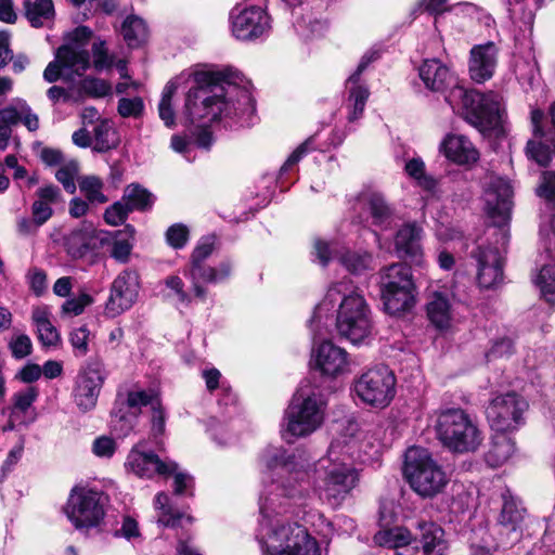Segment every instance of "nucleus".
Segmentation results:
<instances>
[{"label":"nucleus","instance_id":"obj_32","mask_svg":"<svg viewBox=\"0 0 555 555\" xmlns=\"http://www.w3.org/2000/svg\"><path fill=\"white\" fill-rule=\"evenodd\" d=\"M420 529L421 555H443L447 550L443 530L433 522H424L420 525Z\"/></svg>","mask_w":555,"mask_h":555},{"label":"nucleus","instance_id":"obj_49","mask_svg":"<svg viewBox=\"0 0 555 555\" xmlns=\"http://www.w3.org/2000/svg\"><path fill=\"white\" fill-rule=\"evenodd\" d=\"M78 164L73 160L61 166L55 173L56 180L69 194H74L76 192L75 178L78 175Z\"/></svg>","mask_w":555,"mask_h":555},{"label":"nucleus","instance_id":"obj_52","mask_svg":"<svg viewBox=\"0 0 555 555\" xmlns=\"http://www.w3.org/2000/svg\"><path fill=\"white\" fill-rule=\"evenodd\" d=\"M39 395L38 388L35 386L27 387L13 395V408L20 412H26L37 400Z\"/></svg>","mask_w":555,"mask_h":555},{"label":"nucleus","instance_id":"obj_9","mask_svg":"<svg viewBox=\"0 0 555 555\" xmlns=\"http://www.w3.org/2000/svg\"><path fill=\"white\" fill-rule=\"evenodd\" d=\"M435 428L439 441L453 453L475 452L483 440L477 422L462 409L441 411Z\"/></svg>","mask_w":555,"mask_h":555},{"label":"nucleus","instance_id":"obj_54","mask_svg":"<svg viewBox=\"0 0 555 555\" xmlns=\"http://www.w3.org/2000/svg\"><path fill=\"white\" fill-rule=\"evenodd\" d=\"M215 249V237L205 236L202 237L195 246L192 255L190 264H201L212 254Z\"/></svg>","mask_w":555,"mask_h":555},{"label":"nucleus","instance_id":"obj_62","mask_svg":"<svg viewBox=\"0 0 555 555\" xmlns=\"http://www.w3.org/2000/svg\"><path fill=\"white\" fill-rule=\"evenodd\" d=\"M27 281L30 289L37 295L41 296L47 289V274L43 270L31 268L27 273Z\"/></svg>","mask_w":555,"mask_h":555},{"label":"nucleus","instance_id":"obj_6","mask_svg":"<svg viewBox=\"0 0 555 555\" xmlns=\"http://www.w3.org/2000/svg\"><path fill=\"white\" fill-rule=\"evenodd\" d=\"M326 402L319 389L302 382L285 410L282 438L293 443L314 433L323 424Z\"/></svg>","mask_w":555,"mask_h":555},{"label":"nucleus","instance_id":"obj_28","mask_svg":"<svg viewBox=\"0 0 555 555\" xmlns=\"http://www.w3.org/2000/svg\"><path fill=\"white\" fill-rule=\"evenodd\" d=\"M418 73L426 88L431 91H443L453 81L449 68L437 59L424 61Z\"/></svg>","mask_w":555,"mask_h":555},{"label":"nucleus","instance_id":"obj_16","mask_svg":"<svg viewBox=\"0 0 555 555\" xmlns=\"http://www.w3.org/2000/svg\"><path fill=\"white\" fill-rule=\"evenodd\" d=\"M502 499L498 540L503 547H508L520 541L522 537L526 509L508 491L502 494Z\"/></svg>","mask_w":555,"mask_h":555},{"label":"nucleus","instance_id":"obj_41","mask_svg":"<svg viewBox=\"0 0 555 555\" xmlns=\"http://www.w3.org/2000/svg\"><path fill=\"white\" fill-rule=\"evenodd\" d=\"M533 283L548 304L555 302V264L542 266L533 276Z\"/></svg>","mask_w":555,"mask_h":555},{"label":"nucleus","instance_id":"obj_10","mask_svg":"<svg viewBox=\"0 0 555 555\" xmlns=\"http://www.w3.org/2000/svg\"><path fill=\"white\" fill-rule=\"evenodd\" d=\"M330 454L331 459L346 456L350 461L371 464L379 457L380 441L371 426L349 421L343 434L331 443Z\"/></svg>","mask_w":555,"mask_h":555},{"label":"nucleus","instance_id":"obj_50","mask_svg":"<svg viewBox=\"0 0 555 555\" xmlns=\"http://www.w3.org/2000/svg\"><path fill=\"white\" fill-rule=\"evenodd\" d=\"M8 347L11 351L12 357L16 360H22L33 352L31 339L26 334L14 335L10 339Z\"/></svg>","mask_w":555,"mask_h":555},{"label":"nucleus","instance_id":"obj_11","mask_svg":"<svg viewBox=\"0 0 555 555\" xmlns=\"http://www.w3.org/2000/svg\"><path fill=\"white\" fill-rule=\"evenodd\" d=\"M356 396L365 404L383 409L396 393V377L385 365H377L362 373L353 385Z\"/></svg>","mask_w":555,"mask_h":555},{"label":"nucleus","instance_id":"obj_58","mask_svg":"<svg viewBox=\"0 0 555 555\" xmlns=\"http://www.w3.org/2000/svg\"><path fill=\"white\" fill-rule=\"evenodd\" d=\"M166 238L171 247L182 248L189 241V229L182 223H176L167 230Z\"/></svg>","mask_w":555,"mask_h":555},{"label":"nucleus","instance_id":"obj_5","mask_svg":"<svg viewBox=\"0 0 555 555\" xmlns=\"http://www.w3.org/2000/svg\"><path fill=\"white\" fill-rule=\"evenodd\" d=\"M275 503L268 502V508L262 513L260 507V543L271 555H322L318 541L311 537L308 530L297 522H283L279 518H271V513L294 503L275 496ZM268 496V485L260 495V506Z\"/></svg>","mask_w":555,"mask_h":555},{"label":"nucleus","instance_id":"obj_2","mask_svg":"<svg viewBox=\"0 0 555 555\" xmlns=\"http://www.w3.org/2000/svg\"><path fill=\"white\" fill-rule=\"evenodd\" d=\"M512 195L513 190L506 179L489 177L485 202L489 216L498 219V225L490 229L486 237H479L470 250L476 263L477 282L483 288L495 287L503 280V254L509 241L506 222L512 209Z\"/></svg>","mask_w":555,"mask_h":555},{"label":"nucleus","instance_id":"obj_4","mask_svg":"<svg viewBox=\"0 0 555 555\" xmlns=\"http://www.w3.org/2000/svg\"><path fill=\"white\" fill-rule=\"evenodd\" d=\"M338 302L336 328L353 345L365 344L373 333L372 311L350 280L334 283L315 307L313 320L321 321Z\"/></svg>","mask_w":555,"mask_h":555},{"label":"nucleus","instance_id":"obj_64","mask_svg":"<svg viewBox=\"0 0 555 555\" xmlns=\"http://www.w3.org/2000/svg\"><path fill=\"white\" fill-rule=\"evenodd\" d=\"M538 195L545 199L555 197V172L545 171L542 175L541 183L538 188Z\"/></svg>","mask_w":555,"mask_h":555},{"label":"nucleus","instance_id":"obj_39","mask_svg":"<svg viewBox=\"0 0 555 555\" xmlns=\"http://www.w3.org/2000/svg\"><path fill=\"white\" fill-rule=\"evenodd\" d=\"M121 199L130 211L149 209L154 202L152 193L134 183L125 189Z\"/></svg>","mask_w":555,"mask_h":555},{"label":"nucleus","instance_id":"obj_53","mask_svg":"<svg viewBox=\"0 0 555 555\" xmlns=\"http://www.w3.org/2000/svg\"><path fill=\"white\" fill-rule=\"evenodd\" d=\"M118 113L120 116L128 118L133 117L138 118L142 115L144 109V104L141 98H121L118 102Z\"/></svg>","mask_w":555,"mask_h":555},{"label":"nucleus","instance_id":"obj_3","mask_svg":"<svg viewBox=\"0 0 555 555\" xmlns=\"http://www.w3.org/2000/svg\"><path fill=\"white\" fill-rule=\"evenodd\" d=\"M238 74L231 70H199L194 74L195 88H192L185 101V109L192 122L203 126L222 117H238L254 111L250 95L241 91L234 102V85Z\"/></svg>","mask_w":555,"mask_h":555},{"label":"nucleus","instance_id":"obj_23","mask_svg":"<svg viewBox=\"0 0 555 555\" xmlns=\"http://www.w3.org/2000/svg\"><path fill=\"white\" fill-rule=\"evenodd\" d=\"M440 151L451 162L457 165H470L478 160L479 152L472 141L463 135L450 133L440 143Z\"/></svg>","mask_w":555,"mask_h":555},{"label":"nucleus","instance_id":"obj_44","mask_svg":"<svg viewBox=\"0 0 555 555\" xmlns=\"http://www.w3.org/2000/svg\"><path fill=\"white\" fill-rule=\"evenodd\" d=\"M405 173L414 179L418 186L426 191H434L437 186V180L427 175L425 164L421 158H412L404 166Z\"/></svg>","mask_w":555,"mask_h":555},{"label":"nucleus","instance_id":"obj_30","mask_svg":"<svg viewBox=\"0 0 555 555\" xmlns=\"http://www.w3.org/2000/svg\"><path fill=\"white\" fill-rule=\"evenodd\" d=\"M134 228L127 224L122 230L115 231L111 234L102 233L101 236L109 242L111 256L121 262L126 263L129 260L134 240Z\"/></svg>","mask_w":555,"mask_h":555},{"label":"nucleus","instance_id":"obj_18","mask_svg":"<svg viewBox=\"0 0 555 555\" xmlns=\"http://www.w3.org/2000/svg\"><path fill=\"white\" fill-rule=\"evenodd\" d=\"M143 443L135 444L129 452L126 467L141 478H152L154 475L168 476L175 472L178 464L172 461H162L153 452H145Z\"/></svg>","mask_w":555,"mask_h":555},{"label":"nucleus","instance_id":"obj_48","mask_svg":"<svg viewBox=\"0 0 555 555\" xmlns=\"http://www.w3.org/2000/svg\"><path fill=\"white\" fill-rule=\"evenodd\" d=\"M176 91V82L169 81L163 90L162 99L158 104L159 117L167 127L175 125V111L172 108L171 101Z\"/></svg>","mask_w":555,"mask_h":555},{"label":"nucleus","instance_id":"obj_21","mask_svg":"<svg viewBox=\"0 0 555 555\" xmlns=\"http://www.w3.org/2000/svg\"><path fill=\"white\" fill-rule=\"evenodd\" d=\"M101 234L93 222L85 220L64 237V247L72 258L80 259L94 250L98 242H105Z\"/></svg>","mask_w":555,"mask_h":555},{"label":"nucleus","instance_id":"obj_36","mask_svg":"<svg viewBox=\"0 0 555 555\" xmlns=\"http://www.w3.org/2000/svg\"><path fill=\"white\" fill-rule=\"evenodd\" d=\"M93 138V150L99 153L116 149L120 142L118 132L114 128L113 122L108 119L100 120V122L94 126Z\"/></svg>","mask_w":555,"mask_h":555},{"label":"nucleus","instance_id":"obj_19","mask_svg":"<svg viewBox=\"0 0 555 555\" xmlns=\"http://www.w3.org/2000/svg\"><path fill=\"white\" fill-rule=\"evenodd\" d=\"M159 402L153 391L129 390L126 397H118L117 410L114 416L120 422V431L127 435L133 428V421L138 417L141 408L150 405L151 409Z\"/></svg>","mask_w":555,"mask_h":555},{"label":"nucleus","instance_id":"obj_56","mask_svg":"<svg viewBox=\"0 0 555 555\" xmlns=\"http://www.w3.org/2000/svg\"><path fill=\"white\" fill-rule=\"evenodd\" d=\"M165 285L169 288L177 300L184 306L192 302V295L184 289V282L178 275H170L166 278Z\"/></svg>","mask_w":555,"mask_h":555},{"label":"nucleus","instance_id":"obj_17","mask_svg":"<svg viewBox=\"0 0 555 555\" xmlns=\"http://www.w3.org/2000/svg\"><path fill=\"white\" fill-rule=\"evenodd\" d=\"M105 378V366L100 361H90L81 371L75 388V402L80 410L86 412L95 406Z\"/></svg>","mask_w":555,"mask_h":555},{"label":"nucleus","instance_id":"obj_15","mask_svg":"<svg viewBox=\"0 0 555 555\" xmlns=\"http://www.w3.org/2000/svg\"><path fill=\"white\" fill-rule=\"evenodd\" d=\"M139 276L134 271L124 270L113 281L109 297L105 304V314L115 318L129 310L137 301Z\"/></svg>","mask_w":555,"mask_h":555},{"label":"nucleus","instance_id":"obj_59","mask_svg":"<svg viewBox=\"0 0 555 555\" xmlns=\"http://www.w3.org/2000/svg\"><path fill=\"white\" fill-rule=\"evenodd\" d=\"M117 449L116 441L108 436H100L92 443V452L98 457H112Z\"/></svg>","mask_w":555,"mask_h":555},{"label":"nucleus","instance_id":"obj_57","mask_svg":"<svg viewBox=\"0 0 555 555\" xmlns=\"http://www.w3.org/2000/svg\"><path fill=\"white\" fill-rule=\"evenodd\" d=\"M89 335L90 333L86 326H80L72 331L69 335V341L76 356L82 357L87 354L89 350Z\"/></svg>","mask_w":555,"mask_h":555},{"label":"nucleus","instance_id":"obj_1","mask_svg":"<svg viewBox=\"0 0 555 555\" xmlns=\"http://www.w3.org/2000/svg\"><path fill=\"white\" fill-rule=\"evenodd\" d=\"M330 450L325 457L312 461L305 452L288 453L282 447L268 446L259 455L263 474L269 480L268 496L261 505L262 513L275 496L295 504H302L315 490V481L322 478V490L327 501L341 503L357 486L358 474L346 456L331 459Z\"/></svg>","mask_w":555,"mask_h":555},{"label":"nucleus","instance_id":"obj_33","mask_svg":"<svg viewBox=\"0 0 555 555\" xmlns=\"http://www.w3.org/2000/svg\"><path fill=\"white\" fill-rule=\"evenodd\" d=\"M515 450V442L506 431H495L486 460L493 467L501 466L512 457Z\"/></svg>","mask_w":555,"mask_h":555},{"label":"nucleus","instance_id":"obj_47","mask_svg":"<svg viewBox=\"0 0 555 555\" xmlns=\"http://www.w3.org/2000/svg\"><path fill=\"white\" fill-rule=\"evenodd\" d=\"M367 205L374 223L383 225L390 222L392 209L380 194H371Z\"/></svg>","mask_w":555,"mask_h":555},{"label":"nucleus","instance_id":"obj_7","mask_svg":"<svg viewBox=\"0 0 555 555\" xmlns=\"http://www.w3.org/2000/svg\"><path fill=\"white\" fill-rule=\"evenodd\" d=\"M446 101L452 109L481 132L499 131L504 122V106L498 93L482 94L474 90L454 85L446 95Z\"/></svg>","mask_w":555,"mask_h":555},{"label":"nucleus","instance_id":"obj_34","mask_svg":"<svg viewBox=\"0 0 555 555\" xmlns=\"http://www.w3.org/2000/svg\"><path fill=\"white\" fill-rule=\"evenodd\" d=\"M415 288L410 267L392 263L380 271V288Z\"/></svg>","mask_w":555,"mask_h":555},{"label":"nucleus","instance_id":"obj_25","mask_svg":"<svg viewBox=\"0 0 555 555\" xmlns=\"http://www.w3.org/2000/svg\"><path fill=\"white\" fill-rule=\"evenodd\" d=\"M422 229L414 223L403 225L396 235L395 245L400 256L409 258L413 263H423L421 247Z\"/></svg>","mask_w":555,"mask_h":555},{"label":"nucleus","instance_id":"obj_12","mask_svg":"<svg viewBox=\"0 0 555 555\" xmlns=\"http://www.w3.org/2000/svg\"><path fill=\"white\" fill-rule=\"evenodd\" d=\"M64 513L78 530L98 527L104 518V505L99 491L75 487L72 489Z\"/></svg>","mask_w":555,"mask_h":555},{"label":"nucleus","instance_id":"obj_29","mask_svg":"<svg viewBox=\"0 0 555 555\" xmlns=\"http://www.w3.org/2000/svg\"><path fill=\"white\" fill-rule=\"evenodd\" d=\"M382 299L387 313L400 315L410 311L415 304V288H385L382 287Z\"/></svg>","mask_w":555,"mask_h":555},{"label":"nucleus","instance_id":"obj_14","mask_svg":"<svg viewBox=\"0 0 555 555\" xmlns=\"http://www.w3.org/2000/svg\"><path fill=\"white\" fill-rule=\"evenodd\" d=\"M232 34L240 40H253L268 34L270 17L257 5L235 7L230 14Z\"/></svg>","mask_w":555,"mask_h":555},{"label":"nucleus","instance_id":"obj_38","mask_svg":"<svg viewBox=\"0 0 555 555\" xmlns=\"http://www.w3.org/2000/svg\"><path fill=\"white\" fill-rule=\"evenodd\" d=\"M25 14L33 27L44 26L54 16V5L52 0H35L25 2Z\"/></svg>","mask_w":555,"mask_h":555},{"label":"nucleus","instance_id":"obj_60","mask_svg":"<svg viewBox=\"0 0 555 555\" xmlns=\"http://www.w3.org/2000/svg\"><path fill=\"white\" fill-rule=\"evenodd\" d=\"M92 302L88 294H80L78 297L66 300L62 305V312L69 317H76L83 312L85 308Z\"/></svg>","mask_w":555,"mask_h":555},{"label":"nucleus","instance_id":"obj_45","mask_svg":"<svg viewBox=\"0 0 555 555\" xmlns=\"http://www.w3.org/2000/svg\"><path fill=\"white\" fill-rule=\"evenodd\" d=\"M339 261L348 271L354 274L372 269L373 258L369 253L346 251L339 256Z\"/></svg>","mask_w":555,"mask_h":555},{"label":"nucleus","instance_id":"obj_42","mask_svg":"<svg viewBox=\"0 0 555 555\" xmlns=\"http://www.w3.org/2000/svg\"><path fill=\"white\" fill-rule=\"evenodd\" d=\"M80 192L91 204H104L108 201L103 193V181L96 176H85L78 180Z\"/></svg>","mask_w":555,"mask_h":555},{"label":"nucleus","instance_id":"obj_22","mask_svg":"<svg viewBox=\"0 0 555 555\" xmlns=\"http://www.w3.org/2000/svg\"><path fill=\"white\" fill-rule=\"evenodd\" d=\"M498 49L493 42H487L473 47L469 57V75L470 78L482 83L490 79L496 68Z\"/></svg>","mask_w":555,"mask_h":555},{"label":"nucleus","instance_id":"obj_51","mask_svg":"<svg viewBox=\"0 0 555 555\" xmlns=\"http://www.w3.org/2000/svg\"><path fill=\"white\" fill-rule=\"evenodd\" d=\"M92 56L93 66L99 70L109 68L113 65L114 59L108 53L106 42L100 38L92 43Z\"/></svg>","mask_w":555,"mask_h":555},{"label":"nucleus","instance_id":"obj_31","mask_svg":"<svg viewBox=\"0 0 555 555\" xmlns=\"http://www.w3.org/2000/svg\"><path fill=\"white\" fill-rule=\"evenodd\" d=\"M55 57L63 65L64 69H69L77 75H82L90 66L88 50L72 44L61 46L56 50Z\"/></svg>","mask_w":555,"mask_h":555},{"label":"nucleus","instance_id":"obj_8","mask_svg":"<svg viewBox=\"0 0 555 555\" xmlns=\"http://www.w3.org/2000/svg\"><path fill=\"white\" fill-rule=\"evenodd\" d=\"M403 474L411 489L423 499L442 493L450 480L429 451L420 447H412L405 452Z\"/></svg>","mask_w":555,"mask_h":555},{"label":"nucleus","instance_id":"obj_61","mask_svg":"<svg viewBox=\"0 0 555 555\" xmlns=\"http://www.w3.org/2000/svg\"><path fill=\"white\" fill-rule=\"evenodd\" d=\"M82 89L92 96L104 98L111 93V86L105 80L86 78L81 82Z\"/></svg>","mask_w":555,"mask_h":555},{"label":"nucleus","instance_id":"obj_27","mask_svg":"<svg viewBox=\"0 0 555 555\" xmlns=\"http://www.w3.org/2000/svg\"><path fill=\"white\" fill-rule=\"evenodd\" d=\"M429 321L439 330H447L451 326L453 308L447 291H435L431 293L427 306Z\"/></svg>","mask_w":555,"mask_h":555},{"label":"nucleus","instance_id":"obj_26","mask_svg":"<svg viewBox=\"0 0 555 555\" xmlns=\"http://www.w3.org/2000/svg\"><path fill=\"white\" fill-rule=\"evenodd\" d=\"M366 64V62L362 61L358 65L357 70L349 76L346 82L347 89L349 91V121H354L362 116L366 101L370 95L369 89L364 85L360 83V76L362 72L365 69Z\"/></svg>","mask_w":555,"mask_h":555},{"label":"nucleus","instance_id":"obj_46","mask_svg":"<svg viewBox=\"0 0 555 555\" xmlns=\"http://www.w3.org/2000/svg\"><path fill=\"white\" fill-rule=\"evenodd\" d=\"M296 31L304 39H314L323 36L326 30V23L312 18V16H304L294 24Z\"/></svg>","mask_w":555,"mask_h":555},{"label":"nucleus","instance_id":"obj_63","mask_svg":"<svg viewBox=\"0 0 555 555\" xmlns=\"http://www.w3.org/2000/svg\"><path fill=\"white\" fill-rule=\"evenodd\" d=\"M92 30L87 26H78L67 35V43L80 49H86L90 39L92 38Z\"/></svg>","mask_w":555,"mask_h":555},{"label":"nucleus","instance_id":"obj_20","mask_svg":"<svg viewBox=\"0 0 555 555\" xmlns=\"http://www.w3.org/2000/svg\"><path fill=\"white\" fill-rule=\"evenodd\" d=\"M183 274L191 282L193 296L204 300L207 296V288L203 286V283L217 284L225 281L231 274V264L229 262H221L217 267H208L205 262L189 264L184 268Z\"/></svg>","mask_w":555,"mask_h":555},{"label":"nucleus","instance_id":"obj_13","mask_svg":"<svg viewBox=\"0 0 555 555\" xmlns=\"http://www.w3.org/2000/svg\"><path fill=\"white\" fill-rule=\"evenodd\" d=\"M527 402L514 392L495 397L487 408V417L494 431H511L518 427Z\"/></svg>","mask_w":555,"mask_h":555},{"label":"nucleus","instance_id":"obj_24","mask_svg":"<svg viewBox=\"0 0 555 555\" xmlns=\"http://www.w3.org/2000/svg\"><path fill=\"white\" fill-rule=\"evenodd\" d=\"M317 367L322 374L336 376L347 367L346 351L332 341H323L313 353Z\"/></svg>","mask_w":555,"mask_h":555},{"label":"nucleus","instance_id":"obj_43","mask_svg":"<svg viewBox=\"0 0 555 555\" xmlns=\"http://www.w3.org/2000/svg\"><path fill=\"white\" fill-rule=\"evenodd\" d=\"M154 506L157 511V522L166 527H176L184 517L183 514L175 513L169 505V496L165 492H159L155 496Z\"/></svg>","mask_w":555,"mask_h":555},{"label":"nucleus","instance_id":"obj_37","mask_svg":"<svg viewBox=\"0 0 555 555\" xmlns=\"http://www.w3.org/2000/svg\"><path fill=\"white\" fill-rule=\"evenodd\" d=\"M121 35L128 47H140L147 39L145 22L137 15L126 17L121 25Z\"/></svg>","mask_w":555,"mask_h":555},{"label":"nucleus","instance_id":"obj_40","mask_svg":"<svg viewBox=\"0 0 555 555\" xmlns=\"http://www.w3.org/2000/svg\"><path fill=\"white\" fill-rule=\"evenodd\" d=\"M411 540L410 531L401 527L380 530L374 535V541L377 545L395 550L408 546Z\"/></svg>","mask_w":555,"mask_h":555},{"label":"nucleus","instance_id":"obj_35","mask_svg":"<svg viewBox=\"0 0 555 555\" xmlns=\"http://www.w3.org/2000/svg\"><path fill=\"white\" fill-rule=\"evenodd\" d=\"M526 154L541 166H546L555 154V142L546 133L534 134L528 141Z\"/></svg>","mask_w":555,"mask_h":555},{"label":"nucleus","instance_id":"obj_55","mask_svg":"<svg viewBox=\"0 0 555 555\" xmlns=\"http://www.w3.org/2000/svg\"><path fill=\"white\" fill-rule=\"evenodd\" d=\"M130 209L122 202V199L111 205L104 212V220L107 224L116 227L125 222Z\"/></svg>","mask_w":555,"mask_h":555}]
</instances>
